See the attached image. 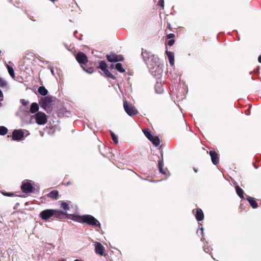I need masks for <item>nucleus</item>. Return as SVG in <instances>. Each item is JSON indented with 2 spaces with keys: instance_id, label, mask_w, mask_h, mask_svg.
<instances>
[{
  "instance_id": "f257e3e1",
  "label": "nucleus",
  "mask_w": 261,
  "mask_h": 261,
  "mask_svg": "<svg viewBox=\"0 0 261 261\" xmlns=\"http://www.w3.org/2000/svg\"><path fill=\"white\" fill-rule=\"evenodd\" d=\"M142 56L143 60L150 70H153L159 66V58L150 52L146 50L142 51Z\"/></svg>"
},
{
  "instance_id": "f03ea898",
  "label": "nucleus",
  "mask_w": 261,
  "mask_h": 261,
  "mask_svg": "<svg viewBox=\"0 0 261 261\" xmlns=\"http://www.w3.org/2000/svg\"><path fill=\"white\" fill-rule=\"evenodd\" d=\"M56 98L53 96L48 95L42 97L39 99V105L47 113H50L52 112L53 105H55Z\"/></svg>"
},
{
  "instance_id": "7ed1b4c3",
  "label": "nucleus",
  "mask_w": 261,
  "mask_h": 261,
  "mask_svg": "<svg viewBox=\"0 0 261 261\" xmlns=\"http://www.w3.org/2000/svg\"><path fill=\"white\" fill-rule=\"evenodd\" d=\"M75 59L85 71L90 74L93 72L91 66L86 68V64H89L90 65L91 63L89 62L88 58L85 54L82 51L79 52L75 56Z\"/></svg>"
},
{
  "instance_id": "20e7f679",
  "label": "nucleus",
  "mask_w": 261,
  "mask_h": 261,
  "mask_svg": "<svg viewBox=\"0 0 261 261\" xmlns=\"http://www.w3.org/2000/svg\"><path fill=\"white\" fill-rule=\"evenodd\" d=\"M77 221L83 223H86L93 227H100V222L93 216L90 215H84L82 216L77 217Z\"/></svg>"
},
{
  "instance_id": "39448f33",
  "label": "nucleus",
  "mask_w": 261,
  "mask_h": 261,
  "mask_svg": "<svg viewBox=\"0 0 261 261\" xmlns=\"http://www.w3.org/2000/svg\"><path fill=\"white\" fill-rule=\"evenodd\" d=\"M98 65L96 68L100 69L106 77L113 80L115 79V77L108 69V65L105 61H98Z\"/></svg>"
},
{
  "instance_id": "423d86ee",
  "label": "nucleus",
  "mask_w": 261,
  "mask_h": 261,
  "mask_svg": "<svg viewBox=\"0 0 261 261\" xmlns=\"http://www.w3.org/2000/svg\"><path fill=\"white\" fill-rule=\"evenodd\" d=\"M123 107L126 113L130 116H134L138 113L137 110L130 103L126 101L123 102Z\"/></svg>"
},
{
  "instance_id": "0eeeda50",
  "label": "nucleus",
  "mask_w": 261,
  "mask_h": 261,
  "mask_svg": "<svg viewBox=\"0 0 261 261\" xmlns=\"http://www.w3.org/2000/svg\"><path fill=\"white\" fill-rule=\"evenodd\" d=\"M34 118L36 122L39 125H44L47 121V118L46 114L42 112H38L35 115Z\"/></svg>"
},
{
  "instance_id": "6e6552de",
  "label": "nucleus",
  "mask_w": 261,
  "mask_h": 261,
  "mask_svg": "<svg viewBox=\"0 0 261 261\" xmlns=\"http://www.w3.org/2000/svg\"><path fill=\"white\" fill-rule=\"evenodd\" d=\"M54 209H46L40 213L39 217L42 220L46 221L49 218L54 217Z\"/></svg>"
},
{
  "instance_id": "1a4fd4ad",
  "label": "nucleus",
  "mask_w": 261,
  "mask_h": 261,
  "mask_svg": "<svg viewBox=\"0 0 261 261\" xmlns=\"http://www.w3.org/2000/svg\"><path fill=\"white\" fill-rule=\"evenodd\" d=\"M33 186L32 184L27 180H24L21 186V189L25 193H31L33 190Z\"/></svg>"
},
{
  "instance_id": "9d476101",
  "label": "nucleus",
  "mask_w": 261,
  "mask_h": 261,
  "mask_svg": "<svg viewBox=\"0 0 261 261\" xmlns=\"http://www.w3.org/2000/svg\"><path fill=\"white\" fill-rule=\"evenodd\" d=\"M106 57L107 60L110 62H116L124 60V58L122 55H117L114 54L108 55Z\"/></svg>"
},
{
  "instance_id": "9b49d317",
  "label": "nucleus",
  "mask_w": 261,
  "mask_h": 261,
  "mask_svg": "<svg viewBox=\"0 0 261 261\" xmlns=\"http://www.w3.org/2000/svg\"><path fill=\"white\" fill-rule=\"evenodd\" d=\"M24 137V132L21 129H15L12 133V140L19 141Z\"/></svg>"
},
{
  "instance_id": "f8f14e48",
  "label": "nucleus",
  "mask_w": 261,
  "mask_h": 261,
  "mask_svg": "<svg viewBox=\"0 0 261 261\" xmlns=\"http://www.w3.org/2000/svg\"><path fill=\"white\" fill-rule=\"evenodd\" d=\"M54 217L55 218L59 220H62L66 218L67 214L66 212L58 209H54Z\"/></svg>"
},
{
  "instance_id": "ddd939ff",
  "label": "nucleus",
  "mask_w": 261,
  "mask_h": 261,
  "mask_svg": "<svg viewBox=\"0 0 261 261\" xmlns=\"http://www.w3.org/2000/svg\"><path fill=\"white\" fill-rule=\"evenodd\" d=\"M195 217L198 221H202L204 219V214L201 208H196L193 210Z\"/></svg>"
},
{
  "instance_id": "4468645a",
  "label": "nucleus",
  "mask_w": 261,
  "mask_h": 261,
  "mask_svg": "<svg viewBox=\"0 0 261 261\" xmlns=\"http://www.w3.org/2000/svg\"><path fill=\"white\" fill-rule=\"evenodd\" d=\"M95 251L96 254L103 256L105 253V247L99 242H96L95 244Z\"/></svg>"
},
{
  "instance_id": "2eb2a0df",
  "label": "nucleus",
  "mask_w": 261,
  "mask_h": 261,
  "mask_svg": "<svg viewBox=\"0 0 261 261\" xmlns=\"http://www.w3.org/2000/svg\"><path fill=\"white\" fill-rule=\"evenodd\" d=\"M209 154L211 158L212 163L214 165H217L219 162V158L218 153L215 151L211 150L209 152Z\"/></svg>"
},
{
  "instance_id": "dca6fc26",
  "label": "nucleus",
  "mask_w": 261,
  "mask_h": 261,
  "mask_svg": "<svg viewBox=\"0 0 261 261\" xmlns=\"http://www.w3.org/2000/svg\"><path fill=\"white\" fill-rule=\"evenodd\" d=\"M44 197L50 198L54 200H57L59 197V192L57 190H53L46 194Z\"/></svg>"
},
{
  "instance_id": "f3484780",
  "label": "nucleus",
  "mask_w": 261,
  "mask_h": 261,
  "mask_svg": "<svg viewBox=\"0 0 261 261\" xmlns=\"http://www.w3.org/2000/svg\"><path fill=\"white\" fill-rule=\"evenodd\" d=\"M246 199L249 202L253 208H256L258 207L257 203L254 198L246 196Z\"/></svg>"
},
{
  "instance_id": "a211bd4d",
  "label": "nucleus",
  "mask_w": 261,
  "mask_h": 261,
  "mask_svg": "<svg viewBox=\"0 0 261 261\" xmlns=\"http://www.w3.org/2000/svg\"><path fill=\"white\" fill-rule=\"evenodd\" d=\"M166 54L167 55L169 63L171 66L174 65V53L169 51H166Z\"/></svg>"
},
{
  "instance_id": "6ab92c4d",
  "label": "nucleus",
  "mask_w": 261,
  "mask_h": 261,
  "mask_svg": "<svg viewBox=\"0 0 261 261\" xmlns=\"http://www.w3.org/2000/svg\"><path fill=\"white\" fill-rule=\"evenodd\" d=\"M39 105L36 102H33L31 104L30 111L31 113H35L39 110Z\"/></svg>"
},
{
  "instance_id": "aec40b11",
  "label": "nucleus",
  "mask_w": 261,
  "mask_h": 261,
  "mask_svg": "<svg viewBox=\"0 0 261 261\" xmlns=\"http://www.w3.org/2000/svg\"><path fill=\"white\" fill-rule=\"evenodd\" d=\"M163 161L162 160H160L158 161V167L160 172L162 173L163 174L166 175V171L165 170L163 169Z\"/></svg>"
},
{
  "instance_id": "412c9836",
  "label": "nucleus",
  "mask_w": 261,
  "mask_h": 261,
  "mask_svg": "<svg viewBox=\"0 0 261 261\" xmlns=\"http://www.w3.org/2000/svg\"><path fill=\"white\" fill-rule=\"evenodd\" d=\"M235 189L238 195L242 199L244 198L243 190L238 185L235 187Z\"/></svg>"
},
{
  "instance_id": "4be33fe9",
  "label": "nucleus",
  "mask_w": 261,
  "mask_h": 261,
  "mask_svg": "<svg viewBox=\"0 0 261 261\" xmlns=\"http://www.w3.org/2000/svg\"><path fill=\"white\" fill-rule=\"evenodd\" d=\"M38 91L42 96H46L48 94L47 90L44 86H40L38 88Z\"/></svg>"
},
{
  "instance_id": "5701e85b",
  "label": "nucleus",
  "mask_w": 261,
  "mask_h": 261,
  "mask_svg": "<svg viewBox=\"0 0 261 261\" xmlns=\"http://www.w3.org/2000/svg\"><path fill=\"white\" fill-rule=\"evenodd\" d=\"M150 141L152 143V144L155 146H158L160 144V140L158 136H153L151 138Z\"/></svg>"
},
{
  "instance_id": "b1692460",
  "label": "nucleus",
  "mask_w": 261,
  "mask_h": 261,
  "mask_svg": "<svg viewBox=\"0 0 261 261\" xmlns=\"http://www.w3.org/2000/svg\"><path fill=\"white\" fill-rule=\"evenodd\" d=\"M7 69H8V72H9V73L10 74V75L13 79H15V73H14V69L12 67L7 65Z\"/></svg>"
},
{
  "instance_id": "393cba45",
  "label": "nucleus",
  "mask_w": 261,
  "mask_h": 261,
  "mask_svg": "<svg viewBox=\"0 0 261 261\" xmlns=\"http://www.w3.org/2000/svg\"><path fill=\"white\" fill-rule=\"evenodd\" d=\"M115 68L120 72L123 73L125 72V69L123 68L121 63H117L115 65Z\"/></svg>"
},
{
  "instance_id": "a878e982",
  "label": "nucleus",
  "mask_w": 261,
  "mask_h": 261,
  "mask_svg": "<svg viewBox=\"0 0 261 261\" xmlns=\"http://www.w3.org/2000/svg\"><path fill=\"white\" fill-rule=\"evenodd\" d=\"M8 130L7 127L4 126H0V135L4 136L7 134Z\"/></svg>"
},
{
  "instance_id": "bb28decb",
  "label": "nucleus",
  "mask_w": 261,
  "mask_h": 261,
  "mask_svg": "<svg viewBox=\"0 0 261 261\" xmlns=\"http://www.w3.org/2000/svg\"><path fill=\"white\" fill-rule=\"evenodd\" d=\"M7 85V82L3 78L0 76V87L2 88H6Z\"/></svg>"
},
{
  "instance_id": "cd10ccee",
  "label": "nucleus",
  "mask_w": 261,
  "mask_h": 261,
  "mask_svg": "<svg viewBox=\"0 0 261 261\" xmlns=\"http://www.w3.org/2000/svg\"><path fill=\"white\" fill-rule=\"evenodd\" d=\"M61 207H62L65 211H68L69 210L70 207L68 205V204L66 202H62L61 204Z\"/></svg>"
},
{
  "instance_id": "c85d7f7f",
  "label": "nucleus",
  "mask_w": 261,
  "mask_h": 261,
  "mask_svg": "<svg viewBox=\"0 0 261 261\" xmlns=\"http://www.w3.org/2000/svg\"><path fill=\"white\" fill-rule=\"evenodd\" d=\"M144 134L145 136L148 138V140H151V138L153 137V136L152 135L150 132L148 130H143Z\"/></svg>"
},
{
  "instance_id": "c756f323",
  "label": "nucleus",
  "mask_w": 261,
  "mask_h": 261,
  "mask_svg": "<svg viewBox=\"0 0 261 261\" xmlns=\"http://www.w3.org/2000/svg\"><path fill=\"white\" fill-rule=\"evenodd\" d=\"M111 137H112L113 142L115 144H117L118 143V140L117 136L115 135V134L113 132H111Z\"/></svg>"
},
{
  "instance_id": "7c9ffc66",
  "label": "nucleus",
  "mask_w": 261,
  "mask_h": 261,
  "mask_svg": "<svg viewBox=\"0 0 261 261\" xmlns=\"http://www.w3.org/2000/svg\"><path fill=\"white\" fill-rule=\"evenodd\" d=\"M89 62L91 64L90 65L89 64H86V68H88V67L91 66L90 65H91V66L93 68V70L94 71V67L96 66V63H93L91 61H89Z\"/></svg>"
},
{
  "instance_id": "2f4dec72",
  "label": "nucleus",
  "mask_w": 261,
  "mask_h": 261,
  "mask_svg": "<svg viewBox=\"0 0 261 261\" xmlns=\"http://www.w3.org/2000/svg\"><path fill=\"white\" fill-rule=\"evenodd\" d=\"M3 194L5 196H9V197H12L14 195V194L12 192H3Z\"/></svg>"
},
{
  "instance_id": "473e14b6",
  "label": "nucleus",
  "mask_w": 261,
  "mask_h": 261,
  "mask_svg": "<svg viewBox=\"0 0 261 261\" xmlns=\"http://www.w3.org/2000/svg\"><path fill=\"white\" fill-rule=\"evenodd\" d=\"M167 30H165V32L167 34L166 37L168 39H172L175 37V35L174 34L171 33V34H167L166 32Z\"/></svg>"
},
{
  "instance_id": "72a5a7b5",
  "label": "nucleus",
  "mask_w": 261,
  "mask_h": 261,
  "mask_svg": "<svg viewBox=\"0 0 261 261\" xmlns=\"http://www.w3.org/2000/svg\"><path fill=\"white\" fill-rule=\"evenodd\" d=\"M63 184L65 186H67L71 185L72 182H71V181H66V179H64V181L63 182Z\"/></svg>"
},
{
  "instance_id": "f704fd0d",
  "label": "nucleus",
  "mask_w": 261,
  "mask_h": 261,
  "mask_svg": "<svg viewBox=\"0 0 261 261\" xmlns=\"http://www.w3.org/2000/svg\"><path fill=\"white\" fill-rule=\"evenodd\" d=\"M174 43L175 40L174 39H170L168 42V45L169 46H172L174 44Z\"/></svg>"
},
{
  "instance_id": "c9c22d12",
  "label": "nucleus",
  "mask_w": 261,
  "mask_h": 261,
  "mask_svg": "<svg viewBox=\"0 0 261 261\" xmlns=\"http://www.w3.org/2000/svg\"><path fill=\"white\" fill-rule=\"evenodd\" d=\"M4 95L3 92L0 89V101L3 100Z\"/></svg>"
},
{
  "instance_id": "e433bc0d",
  "label": "nucleus",
  "mask_w": 261,
  "mask_h": 261,
  "mask_svg": "<svg viewBox=\"0 0 261 261\" xmlns=\"http://www.w3.org/2000/svg\"><path fill=\"white\" fill-rule=\"evenodd\" d=\"M160 4V6L162 7H164V0H161L159 1Z\"/></svg>"
},
{
  "instance_id": "4c0bfd02",
  "label": "nucleus",
  "mask_w": 261,
  "mask_h": 261,
  "mask_svg": "<svg viewBox=\"0 0 261 261\" xmlns=\"http://www.w3.org/2000/svg\"><path fill=\"white\" fill-rule=\"evenodd\" d=\"M167 28L168 29L171 30L172 28H171V25L170 23H169V22L167 23Z\"/></svg>"
},
{
  "instance_id": "58836bf2",
  "label": "nucleus",
  "mask_w": 261,
  "mask_h": 261,
  "mask_svg": "<svg viewBox=\"0 0 261 261\" xmlns=\"http://www.w3.org/2000/svg\"><path fill=\"white\" fill-rule=\"evenodd\" d=\"M258 61L259 63H261V55L258 57Z\"/></svg>"
},
{
  "instance_id": "ea45409f",
  "label": "nucleus",
  "mask_w": 261,
  "mask_h": 261,
  "mask_svg": "<svg viewBox=\"0 0 261 261\" xmlns=\"http://www.w3.org/2000/svg\"><path fill=\"white\" fill-rule=\"evenodd\" d=\"M193 170L194 171V172L195 173H197L198 172V169L197 168H196L195 167L193 168Z\"/></svg>"
},
{
  "instance_id": "a19ab883",
  "label": "nucleus",
  "mask_w": 261,
  "mask_h": 261,
  "mask_svg": "<svg viewBox=\"0 0 261 261\" xmlns=\"http://www.w3.org/2000/svg\"><path fill=\"white\" fill-rule=\"evenodd\" d=\"M200 230L201 231V233L202 234L203 233V227H201L200 228Z\"/></svg>"
},
{
  "instance_id": "79ce46f5",
  "label": "nucleus",
  "mask_w": 261,
  "mask_h": 261,
  "mask_svg": "<svg viewBox=\"0 0 261 261\" xmlns=\"http://www.w3.org/2000/svg\"><path fill=\"white\" fill-rule=\"evenodd\" d=\"M110 68H114V65H111V66H110Z\"/></svg>"
},
{
  "instance_id": "37998d69",
  "label": "nucleus",
  "mask_w": 261,
  "mask_h": 261,
  "mask_svg": "<svg viewBox=\"0 0 261 261\" xmlns=\"http://www.w3.org/2000/svg\"><path fill=\"white\" fill-rule=\"evenodd\" d=\"M74 261H82V260H79V259H75Z\"/></svg>"
},
{
  "instance_id": "c03bdc74",
  "label": "nucleus",
  "mask_w": 261,
  "mask_h": 261,
  "mask_svg": "<svg viewBox=\"0 0 261 261\" xmlns=\"http://www.w3.org/2000/svg\"><path fill=\"white\" fill-rule=\"evenodd\" d=\"M1 106V103L0 102V106Z\"/></svg>"
}]
</instances>
